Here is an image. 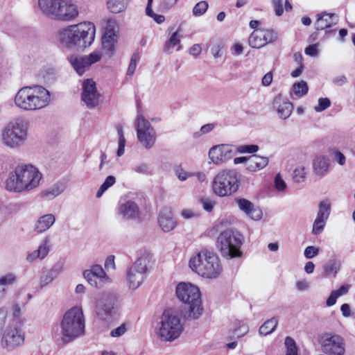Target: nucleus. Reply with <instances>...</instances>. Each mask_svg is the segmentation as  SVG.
Here are the masks:
<instances>
[{
	"label": "nucleus",
	"instance_id": "nucleus-10",
	"mask_svg": "<svg viewBox=\"0 0 355 355\" xmlns=\"http://www.w3.org/2000/svg\"><path fill=\"white\" fill-rule=\"evenodd\" d=\"M152 254L142 250L135 262L127 270V281L129 288L135 290L144 282L148 272V266L152 260Z\"/></svg>",
	"mask_w": 355,
	"mask_h": 355
},
{
	"label": "nucleus",
	"instance_id": "nucleus-42",
	"mask_svg": "<svg viewBox=\"0 0 355 355\" xmlns=\"http://www.w3.org/2000/svg\"><path fill=\"white\" fill-rule=\"evenodd\" d=\"M340 268V262L334 259L329 260L324 266V270L327 273L336 274Z\"/></svg>",
	"mask_w": 355,
	"mask_h": 355
},
{
	"label": "nucleus",
	"instance_id": "nucleus-33",
	"mask_svg": "<svg viewBox=\"0 0 355 355\" xmlns=\"http://www.w3.org/2000/svg\"><path fill=\"white\" fill-rule=\"evenodd\" d=\"M182 38V35H180L178 31L174 32L170 38L164 43L163 51L164 53L171 54L173 52V50L175 47L177 46L176 51H180L181 45L180 41Z\"/></svg>",
	"mask_w": 355,
	"mask_h": 355
},
{
	"label": "nucleus",
	"instance_id": "nucleus-22",
	"mask_svg": "<svg viewBox=\"0 0 355 355\" xmlns=\"http://www.w3.org/2000/svg\"><path fill=\"white\" fill-rule=\"evenodd\" d=\"M55 19L71 21L78 15V7L71 0H61Z\"/></svg>",
	"mask_w": 355,
	"mask_h": 355
},
{
	"label": "nucleus",
	"instance_id": "nucleus-4",
	"mask_svg": "<svg viewBox=\"0 0 355 355\" xmlns=\"http://www.w3.org/2000/svg\"><path fill=\"white\" fill-rule=\"evenodd\" d=\"M29 126L26 121L17 118L9 121L0 130V143L10 150L23 147L28 139Z\"/></svg>",
	"mask_w": 355,
	"mask_h": 355
},
{
	"label": "nucleus",
	"instance_id": "nucleus-53",
	"mask_svg": "<svg viewBox=\"0 0 355 355\" xmlns=\"http://www.w3.org/2000/svg\"><path fill=\"white\" fill-rule=\"evenodd\" d=\"M320 250L318 248L311 245L305 248L304 255L306 259H312L314 257L317 256Z\"/></svg>",
	"mask_w": 355,
	"mask_h": 355
},
{
	"label": "nucleus",
	"instance_id": "nucleus-38",
	"mask_svg": "<svg viewBox=\"0 0 355 355\" xmlns=\"http://www.w3.org/2000/svg\"><path fill=\"white\" fill-rule=\"evenodd\" d=\"M116 183V178L114 175H108L96 192V198H101L109 188Z\"/></svg>",
	"mask_w": 355,
	"mask_h": 355
},
{
	"label": "nucleus",
	"instance_id": "nucleus-62",
	"mask_svg": "<svg viewBox=\"0 0 355 355\" xmlns=\"http://www.w3.org/2000/svg\"><path fill=\"white\" fill-rule=\"evenodd\" d=\"M179 0H162L160 6L162 9L168 10L173 7Z\"/></svg>",
	"mask_w": 355,
	"mask_h": 355
},
{
	"label": "nucleus",
	"instance_id": "nucleus-2",
	"mask_svg": "<svg viewBox=\"0 0 355 355\" xmlns=\"http://www.w3.org/2000/svg\"><path fill=\"white\" fill-rule=\"evenodd\" d=\"M42 178V173L35 166L20 164L9 174L6 187L10 191H30L40 185Z\"/></svg>",
	"mask_w": 355,
	"mask_h": 355
},
{
	"label": "nucleus",
	"instance_id": "nucleus-27",
	"mask_svg": "<svg viewBox=\"0 0 355 355\" xmlns=\"http://www.w3.org/2000/svg\"><path fill=\"white\" fill-rule=\"evenodd\" d=\"M237 205L241 210L244 211L249 217L254 220H259L262 217V211L254 207V205L246 199H238Z\"/></svg>",
	"mask_w": 355,
	"mask_h": 355
},
{
	"label": "nucleus",
	"instance_id": "nucleus-47",
	"mask_svg": "<svg viewBox=\"0 0 355 355\" xmlns=\"http://www.w3.org/2000/svg\"><path fill=\"white\" fill-rule=\"evenodd\" d=\"M140 57L139 53H135L132 55L130 62L127 70V75L132 76L137 68V62L139 61Z\"/></svg>",
	"mask_w": 355,
	"mask_h": 355
},
{
	"label": "nucleus",
	"instance_id": "nucleus-23",
	"mask_svg": "<svg viewBox=\"0 0 355 355\" xmlns=\"http://www.w3.org/2000/svg\"><path fill=\"white\" fill-rule=\"evenodd\" d=\"M61 0H37V9L43 15L55 19Z\"/></svg>",
	"mask_w": 355,
	"mask_h": 355
},
{
	"label": "nucleus",
	"instance_id": "nucleus-32",
	"mask_svg": "<svg viewBox=\"0 0 355 355\" xmlns=\"http://www.w3.org/2000/svg\"><path fill=\"white\" fill-rule=\"evenodd\" d=\"M62 267L61 264L57 263L51 270L44 271L40 277V285L44 287L51 284L61 272Z\"/></svg>",
	"mask_w": 355,
	"mask_h": 355
},
{
	"label": "nucleus",
	"instance_id": "nucleus-14",
	"mask_svg": "<svg viewBox=\"0 0 355 355\" xmlns=\"http://www.w3.org/2000/svg\"><path fill=\"white\" fill-rule=\"evenodd\" d=\"M235 154L234 147L229 144L213 146L208 151V163L221 166L232 159Z\"/></svg>",
	"mask_w": 355,
	"mask_h": 355
},
{
	"label": "nucleus",
	"instance_id": "nucleus-29",
	"mask_svg": "<svg viewBox=\"0 0 355 355\" xmlns=\"http://www.w3.org/2000/svg\"><path fill=\"white\" fill-rule=\"evenodd\" d=\"M338 22V17L334 13L322 12L318 15V18L315 22V28L317 30H324L331 27Z\"/></svg>",
	"mask_w": 355,
	"mask_h": 355
},
{
	"label": "nucleus",
	"instance_id": "nucleus-48",
	"mask_svg": "<svg viewBox=\"0 0 355 355\" xmlns=\"http://www.w3.org/2000/svg\"><path fill=\"white\" fill-rule=\"evenodd\" d=\"M263 36H264V42L266 45L268 43L272 42L277 39V33L273 30H263Z\"/></svg>",
	"mask_w": 355,
	"mask_h": 355
},
{
	"label": "nucleus",
	"instance_id": "nucleus-18",
	"mask_svg": "<svg viewBox=\"0 0 355 355\" xmlns=\"http://www.w3.org/2000/svg\"><path fill=\"white\" fill-rule=\"evenodd\" d=\"M82 101L88 108H94L98 105L100 94L97 91L96 83L92 79L84 80L82 83Z\"/></svg>",
	"mask_w": 355,
	"mask_h": 355
},
{
	"label": "nucleus",
	"instance_id": "nucleus-21",
	"mask_svg": "<svg viewBox=\"0 0 355 355\" xmlns=\"http://www.w3.org/2000/svg\"><path fill=\"white\" fill-rule=\"evenodd\" d=\"M114 309V299L107 294L103 295L96 306V313L103 320L110 318L113 314Z\"/></svg>",
	"mask_w": 355,
	"mask_h": 355
},
{
	"label": "nucleus",
	"instance_id": "nucleus-49",
	"mask_svg": "<svg viewBox=\"0 0 355 355\" xmlns=\"http://www.w3.org/2000/svg\"><path fill=\"white\" fill-rule=\"evenodd\" d=\"M237 151L241 153H254L258 151L259 146L255 144L241 145L236 148Z\"/></svg>",
	"mask_w": 355,
	"mask_h": 355
},
{
	"label": "nucleus",
	"instance_id": "nucleus-36",
	"mask_svg": "<svg viewBox=\"0 0 355 355\" xmlns=\"http://www.w3.org/2000/svg\"><path fill=\"white\" fill-rule=\"evenodd\" d=\"M64 191V186L62 184H55L44 191L42 196L47 200H52L60 195Z\"/></svg>",
	"mask_w": 355,
	"mask_h": 355
},
{
	"label": "nucleus",
	"instance_id": "nucleus-34",
	"mask_svg": "<svg viewBox=\"0 0 355 355\" xmlns=\"http://www.w3.org/2000/svg\"><path fill=\"white\" fill-rule=\"evenodd\" d=\"M263 29L254 30L249 37V44L252 48L259 49L266 46Z\"/></svg>",
	"mask_w": 355,
	"mask_h": 355
},
{
	"label": "nucleus",
	"instance_id": "nucleus-40",
	"mask_svg": "<svg viewBox=\"0 0 355 355\" xmlns=\"http://www.w3.org/2000/svg\"><path fill=\"white\" fill-rule=\"evenodd\" d=\"M308 85L304 81H301L300 83H295L293 86V93L299 97H302L306 95L308 92Z\"/></svg>",
	"mask_w": 355,
	"mask_h": 355
},
{
	"label": "nucleus",
	"instance_id": "nucleus-15",
	"mask_svg": "<svg viewBox=\"0 0 355 355\" xmlns=\"http://www.w3.org/2000/svg\"><path fill=\"white\" fill-rule=\"evenodd\" d=\"M25 340V334L22 329L15 325L8 327L1 339V345L8 351L21 345Z\"/></svg>",
	"mask_w": 355,
	"mask_h": 355
},
{
	"label": "nucleus",
	"instance_id": "nucleus-44",
	"mask_svg": "<svg viewBox=\"0 0 355 355\" xmlns=\"http://www.w3.org/2000/svg\"><path fill=\"white\" fill-rule=\"evenodd\" d=\"M284 344L287 348L286 355H297V350L295 340L291 337H286Z\"/></svg>",
	"mask_w": 355,
	"mask_h": 355
},
{
	"label": "nucleus",
	"instance_id": "nucleus-28",
	"mask_svg": "<svg viewBox=\"0 0 355 355\" xmlns=\"http://www.w3.org/2000/svg\"><path fill=\"white\" fill-rule=\"evenodd\" d=\"M330 159L324 155L316 156L313 160L314 173L320 178L324 176L329 171Z\"/></svg>",
	"mask_w": 355,
	"mask_h": 355
},
{
	"label": "nucleus",
	"instance_id": "nucleus-50",
	"mask_svg": "<svg viewBox=\"0 0 355 355\" xmlns=\"http://www.w3.org/2000/svg\"><path fill=\"white\" fill-rule=\"evenodd\" d=\"M331 105V101L328 98H320L318 99V105L315 107V110L318 112H322Z\"/></svg>",
	"mask_w": 355,
	"mask_h": 355
},
{
	"label": "nucleus",
	"instance_id": "nucleus-13",
	"mask_svg": "<svg viewBox=\"0 0 355 355\" xmlns=\"http://www.w3.org/2000/svg\"><path fill=\"white\" fill-rule=\"evenodd\" d=\"M322 351L328 355H343L345 353L344 340L337 334L325 333L319 338Z\"/></svg>",
	"mask_w": 355,
	"mask_h": 355
},
{
	"label": "nucleus",
	"instance_id": "nucleus-17",
	"mask_svg": "<svg viewBox=\"0 0 355 355\" xmlns=\"http://www.w3.org/2000/svg\"><path fill=\"white\" fill-rule=\"evenodd\" d=\"M84 278L94 287L102 288L111 282L101 265L95 264L83 272Z\"/></svg>",
	"mask_w": 355,
	"mask_h": 355
},
{
	"label": "nucleus",
	"instance_id": "nucleus-1",
	"mask_svg": "<svg viewBox=\"0 0 355 355\" xmlns=\"http://www.w3.org/2000/svg\"><path fill=\"white\" fill-rule=\"evenodd\" d=\"M95 34L94 24L84 21L60 29L55 38L61 47L71 51H80L92 45Z\"/></svg>",
	"mask_w": 355,
	"mask_h": 355
},
{
	"label": "nucleus",
	"instance_id": "nucleus-9",
	"mask_svg": "<svg viewBox=\"0 0 355 355\" xmlns=\"http://www.w3.org/2000/svg\"><path fill=\"white\" fill-rule=\"evenodd\" d=\"M239 186V174L232 169L219 171L212 181L213 191L219 197L232 195L238 190Z\"/></svg>",
	"mask_w": 355,
	"mask_h": 355
},
{
	"label": "nucleus",
	"instance_id": "nucleus-35",
	"mask_svg": "<svg viewBox=\"0 0 355 355\" xmlns=\"http://www.w3.org/2000/svg\"><path fill=\"white\" fill-rule=\"evenodd\" d=\"M278 320L273 317L266 321L259 328V333L262 336H267L273 332L277 325Z\"/></svg>",
	"mask_w": 355,
	"mask_h": 355
},
{
	"label": "nucleus",
	"instance_id": "nucleus-6",
	"mask_svg": "<svg viewBox=\"0 0 355 355\" xmlns=\"http://www.w3.org/2000/svg\"><path fill=\"white\" fill-rule=\"evenodd\" d=\"M62 340L70 343L83 336L85 331V319L83 309L73 306L63 315L60 322Z\"/></svg>",
	"mask_w": 355,
	"mask_h": 355
},
{
	"label": "nucleus",
	"instance_id": "nucleus-52",
	"mask_svg": "<svg viewBox=\"0 0 355 355\" xmlns=\"http://www.w3.org/2000/svg\"><path fill=\"white\" fill-rule=\"evenodd\" d=\"M214 128V125L213 123H207L201 127L198 132H196L193 134V137L195 138H198L202 135L207 134L211 132Z\"/></svg>",
	"mask_w": 355,
	"mask_h": 355
},
{
	"label": "nucleus",
	"instance_id": "nucleus-31",
	"mask_svg": "<svg viewBox=\"0 0 355 355\" xmlns=\"http://www.w3.org/2000/svg\"><path fill=\"white\" fill-rule=\"evenodd\" d=\"M268 164V157L254 155L248 157L246 169L250 172H256L265 168Z\"/></svg>",
	"mask_w": 355,
	"mask_h": 355
},
{
	"label": "nucleus",
	"instance_id": "nucleus-24",
	"mask_svg": "<svg viewBox=\"0 0 355 355\" xmlns=\"http://www.w3.org/2000/svg\"><path fill=\"white\" fill-rule=\"evenodd\" d=\"M272 107L277 110L279 116L282 119H288L293 110V104L283 99L281 95L275 97L272 101Z\"/></svg>",
	"mask_w": 355,
	"mask_h": 355
},
{
	"label": "nucleus",
	"instance_id": "nucleus-56",
	"mask_svg": "<svg viewBox=\"0 0 355 355\" xmlns=\"http://www.w3.org/2000/svg\"><path fill=\"white\" fill-rule=\"evenodd\" d=\"M275 188L279 191H284L286 187V182L282 178L279 173L277 174L275 178Z\"/></svg>",
	"mask_w": 355,
	"mask_h": 355
},
{
	"label": "nucleus",
	"instance_id": "nucleus-45",
	"mask_svg": "<svg viewBox=\"0 0 355 355\" xmlns=\"http://www.w3.org/2000/svg\"><path fill=\"white\" fill-rule=\"evenodd\" d=\"M305 177L306 171L304 166L297 167L294 170L293 178L295 182H303L304 181Z\"/></svg>",
	"mask_w": 355,
	"mask_h": 355
},
{
	"label": "nucleus",
	"instance_id": "nucleus-46",
	"mask_svg": "<svg viewBox=\"0 0 355 355\" xmlns=\"http://www.w3.org/2000/svg\"><path fill=\"white\" fill-rule=\"evenodd\" d=\"M175 175L181 182L187 180L189 178L193 176V173L184 170L180 166H175L174 168Z\"/></svg>",
	"mask_w": 355,
	"mask_h": 355
},
{
	"label": "nucleus",
	"instance_id": "nucleus-41",
	"mask_svg": "<svg viewBox=\"0 0 355 355\" xmlns=\"http://www.w3.org/2000/svg\"><path fill=\"white\" fill-rule=\"evenodd\" d=\"M50 241V239L48 236H46L40 243V245L38 247V249L37 250L39 255L40 259H44L47 254L49 252L50 248L49 245V243Z\"/></svg>",
	"mask_w": 355,
	"mask_h": 355
},
{
	"label": "nucleus",
	"instance_id": "nucleus-64",
	"mask_svg": "<svg viewBox=\"0 0 355 355\" xmlns=\"http://www.w3.org/2000/svg\"><path fill=\"white\" fill-rule=\"evenodd\" d=\"M105 268L106 270H114L115 268L114 257L113 255L107 257L105 261Z\"/></svg>",
	"mask_w": 355,
	"mask_h": 355
},
{
	"label": "nucleus",
	"instance_id": "nucleus-12",
	"mask_svg": "<svg viewBox=\"0 0 355 355\" xmlns=\"http://www.w3.org/2000/svg\"><path fill=\"white\" fill-rule=\"evenodd\" d=\"M138 141L146 149L151 148L156 141V132L150 123L139 114L135 121Z\"/></svg>",
	"mask_w": 355,
	"mask_h": 355
},
{
	"label": "nucleus",
	"instance_id": "nucleus-11",
	"mask_svg": "<svg viewBox=\"0 0 355 355\" xmlns=\"http://www.w3.org/2000/svg\"><path fill=\"white\" fill-rule=\"evenodd\" d=\"M183 331L180 320L175 311L166 310L162 315L157 334L165 342H172L180 337Z\"/></svg>",
	"mask_w": 355,
	"mask_h": 355
},
{
	"label": "nucleus",
	"instance_id": "nucleus-39",
	"mask_svg": "<svg viewBox=\"0 0 355 355\" xmlns=\"http://www.w3.org/2000/svg\"><path fill=\"white\" fill-rule=\"evenodd\" d=\"M107 9L112 13L117 14L123 12L125 7L123 3L118 1H107L105 3Z\"/></svg>",
	"mask_w": 355,
	"mask_h": 355
},
{
	"label": "nucleus",
	"instance_id": "nucleus-30",
	"mask_svg": "<svg viewBox=\"0 0 355 355\" xmlns=\"http://www.w3.org/2000/svg\"><path fill=\"white\" fill-rule=\"evenodd\" d=\"M55 217L51 214L43 215L38 218L34 225V231L42 234L47 231L55 223Z\"/></svg>",
	"mask_w": 355,
	"mask_h": 355
},
{
	"label": "nucleus",
	"instance_id": "nucleus-5",
	"mask_svg": "<svg viewBox=\"0 0 355 355\" xmlns=\"http://www.w3.org/2000/svg\"><path fill=\"white\" fill-rule=\"evenodd\" d=\"M176 296L187 307L184 317L187 320H197L202 314L201 293L199 288L190 284L181 282L176 286Z\"/></svg>",
	"mask_w": 355,
	"mask_h": 355
},
{
	"label": "nucleus",
	"instance_id": "nucleus-8",
	"mask_svg": "<svg viewBox=\"0 0 355 355\" xmlns=\"http://www.w3.org/2000/svg\"><path fill=\"white\" fill-rule=\"evenodd\" d=\"M243 241V236L239 232L227 228L218 235L216 245L223 257L232 259L242 257L241 247Z\"/></svg>",
	"mask_w": 355,
	"mask_h": 355
},
{
	"label": "nucleus",
	"instance_id": "nucleus-19",
	"mask_svg": "<svg viewBox=\"0 0 355 355\" xmlns=\"http://www.w3.org/2000/svg\"><path fill=\"white\" fill-rule=\"evenodd\" d=\"M318 208V211L312 227V234L313 235H319L324 230L331 212L330 202L327 200L321 201L319 203Z\"/></svg>",
	"mask_w": 355,
	"mask_h": 355
},
{
	"label": "nucleus",
	"instance_id": "nucleus-16",
	"mask_svg": "<svg viewBox=\"0 0 355 355\" xmlns=\"http://www.w3.org/2000/svg\"><path fill=\"white\" fill-rule=\"evenodd\" d=\"M102 53L99 51H94L88 55H72L69 58V62L76 72L82 76L90 67L101 60Z\"/></svg>",
	"mask_w": 355,
	"mask_h": 355
},
{
	"label": "nucleus",
	"instance_id": "nucleus-57",
	"mask_svg": "<svg viewBox=\"0 0 355 355\" xmlns=\"http://www.w3.org/2000/svg\"><path fill=\"white\" fill-rule=\"evenodd\" d=\"M181 216L185 219H191L194 218H198L200 214L198 212H196L191 209H183L181 211Z\"/></svg>",
	"mask_w": 355,
	"mask_h": 355
},
{
	"label": "nucleus",
	"instance_id": "nucleus-54",
	"mask_svg": "<svg viewBox=\"0 0 355 355\" xmlns=\"http://www.w3.org/2000/svg\"><path fill=\"white\" fill-rule=\"evenodd\" d=\"M249 329L247 324H240L238 328L234 330L233 331V337L234 338H240L246 334L248 331Z\"/></svg>",
	"mask_w": 355,
	"mask_h": 355
},
{
	"label": "nucleus",
	"instance_id": "nucleus-26",
	"mask_svg": "<svg viewBox=\"0 0 355 355\" xmlns=\"http://www.w3.org/2000/svg\"><path fill=\"white\" fill-rule=\"evenodd\" d=\"M119 214L124 219H136L139 216L138 205L132 200L121 203L118 209Z\"/></svg>",
	"mask_w": 355,
	"mask_h": 355
},
{
	"label": "nucleus",
	"instance_id": "nucleus-63",
	"mask_svg": "<svg viewBox=\"0 0 355 355\" xmlns=\"http://www.w3.org/2000/svg\"><path fill=\"white\" fill-rule=\"evenodd\" d=\"M305 53L311 57H315L318 55V50L315 44L308 46L305 49Z\"/></svg>",
	"mask_w": 355,
	"mask_h": 355
},
{
	"label": "nucleus",
	"instance_id": "nucleus-7",
	"mask_svg": "<svg viewBox=\"0 0 355 355\" xmlns=\"http://www.w3.org/2000/svg\"><path fill=\"white\" fill-rule=\"evenodd\" d=\"M189 267L199 275L209 279L216 278L222 272L218 257L208 250H202L191 258Z\"/></svg>",
	"mask_w": 355,
	"mask_h": 355
},
{
	"label": "nucleus",
	"instance_id": "nucleus-60",
	"mask_svg": "<svg viewBox=\"0 0 355 355\" xmlns=\"http://www.w3.org/2000/svg\"><path fill=\"white\" fill-rule=\"evenodd\" d=\"M282 0H272V3L275 7V14L277 16H281L283 14V6H282Z\"/></svg>",
	"mask_w": 355,
	"mask_h": 355
},
{
	"label": "nucleus",
	"instance_id": "nucleus-3",
	"mask_svg": "<svg viewBox=\"0 0 355 355\" xmlns=\"http://www.w3.org/2000/svg\"><path fill=\"white\" fill-rule=\"evenodd\" d=\"M51 94L40 85L23 87L18 90L14 98L17 107L24 111H37L49 105Z\"/></svg>",
	"mask_w": 355,
	"mask_h": 355
},
{
	"label": "nucleus",
	"instance_id": "nucleus-55",
	"mask_svg": "<svg viewBox=\"0 0 355 355\" xmlns=\"http://www.w3.org/2000/svg\"><path fill=\"white\" fill-rule=\"evenodd\" d=\"M135 173L147 174L150 173L149 165L145 163H141L134 166L132 169Z\"/></svg>",
	"mask_w": 355,
	"mask_h": 355
},
{
	"label": "nucleus",
	"instance_id": "nucleus-58",
	"mask_svg": "<svg viewBox=\"0 0 355 355\" xmlns=\"http://www.w3.org/2000/svg\"><path fill=\"white\" fill-rule=\"evenodd\" d=\"M126 330L127 329L125 324H123L119 327L112 330L110 335L112 337H119L123 335L125 333Z\"/></svg>",
	"mask_w": 355,
	"mask_h": 355
},
{
	"label": "nucleus",
	"instance_id": "nucleus-61",
	"mask_svg": "<svg viewBox=\"0 0 355 355\" xmlns=\"http://www.w3.org/2000/svg\"><path fill=\"white\" fill-rule=\"evenodd\" d=\"M296 288L299 291H305L309 288V282L306 280H299L295 283Z\"/></svg>",
	"mask_w": 355,
	"mask_h": 355
},
{
	"label": "nucleus",
	"instance_id": "nucleus-37",
	"mask_svg": "<svg viewBox=\"0 0 355 355\" xmlns=\"http://www.w3.org/2000/svg\"><path fill=\"white\" fill-rule=\"evenodd\" d=\"M116 129L119 136L117 155L121 157L124 154L126 141L123 135V126L118 124L116 126Z\"/></svg>",
	"mask_w": 355,
	"mask_h": 355
},
{
	"label": "nucleus",
	"instance_id": "nucleus-51",
	"mask_svg": "<svg viewBox=\"0 0 355 355\" xmlns=\"http://www.w3.org/2000/svg\"><path fill=\"white\" fill-rule=\"evenodd\" d=\"M16 279V277L13 274H6L0 277V286H6L12 284Z\"/></svg>",
	"mask_w": 355,
	"mask_h": 355
},
{
	"label": "nucleus",
	"instance_id": "nucleus-25",
	"mask_svg": "<svg viewBox=\"0 0 355 355\" xmlns=\"http://www.w3.org/2000/svg\"><path fill=\"white\" fill-rule=\"evenodd\" d=\"M158 223L159 227L165 232L173 230L177 225L173 213L168 208H164L161 210L158 218Z\"/></svg>",
	"mask_w": 355,
	"mask_h": 355
},
{
	"label": "nucleus",
	"instance_id": "nucleus-43",
	"mask_svg": "<svg viewBox=\"0 0 355 355\" xmlns=\"http://www.w3.org/2000/svg\"><path fill=\"white\" fill-rule=\"evenodd\" d=\"M208 3L205 1L198 2L193 8V15L196 17L202 15L208 8Z\"/></svg>",
	"mask_w": 355,
	"mask_h": 355
},
{
	"label": "nucleus",
	"instance_id": "nucleus-59",
	"mask_svg": "<svg viewBox=\"0 0 355 355\" xmlns=\"http://www.w3.org/2000/svg\"><path fill=\"white\" fill-rule=\"evenodd\" d=\"M146 14L148 17L153 18L159 24L163 23L165 20V17L164 15L155 14L153 11V10H151L150 12H148V11H146Z\"/></svg>",
	"mask_w": 355,
	"mask_h": 355
},
{
	"label": "nucleus",
	"instance_id": "nucleus-20",
	"mask_svg": "<svg viewBox=\"0 0 355 355\" xmlns=\"http://www.w3.org/2000/svg\"><path fill=\"white\" fill-rule=\"evenodd\" d=\"M115 21L107 19L104 28L105 31L102 37V46L107 54L112 55L114 51V45L117 41V34L115 30Z\"/></svg>",
	"mask_w": 355,
	"mask_h": 355
}]
</instances>
